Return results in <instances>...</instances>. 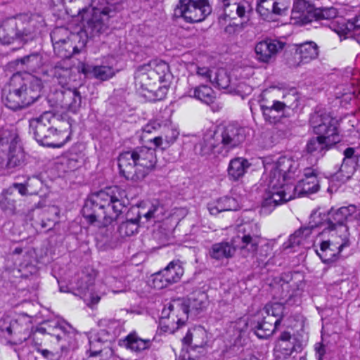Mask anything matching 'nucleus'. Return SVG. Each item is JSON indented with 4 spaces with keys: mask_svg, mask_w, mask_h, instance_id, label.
<instances>
[{
    "mask_svg": "<svg viewBox=\"0 0 360 360\" xmlns=\"http://www.w3.org/2000/svg\"><path fill=\"white\" fill-rule=\"evenodd\" d=\"M212 84L221 89H227L231 83L230 78L224 69H216Z\"/></svg>",
    "mask_w": 360,
    "mask_h": 360,
    "instance_id": "obj_45",
    "label": "nucleus"
},
{
    "mask_svg": "<svg viewBox=\"0 0 360 360\" xmlns=\"http://www.w3.org/2000/svg\"><path fill=\"white\" fill-rule=\"evenodd\" d=\"M186 94L188 96L194 98L207 105L213 103L215 99V94L212 89L205 84L189 88Z\"/></svg>",
    "mask_w": 360,
    "mask_h": 360,
    "instance_id": "obj_32",
    "label": "nucleus"
},
{
    "mask_svg": "<svg viewBox=\"0 0 360 360\" xmlns=\"http://www.w3.org/2000/svg\"><path fill=\"white\" fill-rule=\"evenodd\" d=\"M58 31H60V30H56L53 32V34H51V40L55 53L60 58L65 59L70 58L72 53H79L78 49L76 47H72L68 41L65 39L56 40V34Z\"/></svg>",
    "mask_w": 360,
    "mask_h": 360,
    "instance_id": "obj_34",
    "label": "nucleus"
},
{
    "mask_svg": "<svg viewBox=\"0 0 360 360\" xmlns=\"http://www.w3.org/2000/svg\"><path fill=\"white\" fill-rule=\"evenodd\" d=\"M176 12L188 22H198L203 20L210 13L211 7L201 8L188 4H178Z\"/></svg>",
    "mask_w": 360,
    "mask_h": 360,
    "instance_id": "obj_22",
    "label": "nucleus"
},
{
    "mask_svg": "<svg viewBox=\"0 0 360 360\" xmlns=\"http://www.w3.org/2000/svg\"><path fill=\"white\" fill-rule=\"evenodd\" d=\"M52 113L44 112L39 117L30 121V130L33 133L34 139L41 145H53L46 141V133L49 132V126L51 124Z\"/></svg>",
    "mask_w": 360,
    "mask_h": 360,
    "instance_id": "obj_17",
    "label": "nucleus"
},
{
    "mask_svg": "<svg viewBox=\"0 0 360 360\" xmlns=\"http://www.w3.org/2000/svg\"><path fill=\"white\" fill-rule=\"evenodd\" d=\"M172 285L166 275L161 270L153 276V286L156 289H162Z\"/></svg>",
    "mask_w": 360,
    "mask_h": 360,
    "instance_id": "obj_50",
    "label": "nucleus"
},
{
    "mask_svg": "<svg viewBox=\"0 0 360 360\" xmlns=\"http://www.w3.org/2000/svg\"><path fill=\"white\" fill-rule=\"evenodd\" d=\"M252 163L243 157H236L232 158L227 167V176L231 181H238L248 172Z\"/></svg>",
    "mask_w": 360,
    "mask_h": 360,
    "instance_id": "obj_20",
    "label": "nucleus"
},
{
    "mask_svg": "<svg viewBox=\"0 0 360 360\" xmlns=\"http://www.w3.org/2000/svg\"><path fill=\"white\" fill-rule=\"evenodd\" d=\"M52 75L61 86L65 87L77 79V73L71 67L69 59L57 63L51 70Z\"/></svg>",
    "mask_w": 360,
    "mask_h": 360,
    "instance_id": "obj_18",
    "label": "nucleus"
},
{
    "mask_svg": "<svg viewBox=\"0 0 360 360\" xmlns=\"http://www.w3.org/2000/svg\"><path fill=\"white\" fill-rule=\"evenodd\" d=\"M328 229L331 232L328 240L340 252L345 248L350 246V233L347 225L340 224L336 226H333V227L328 226Z\"/></svg>",
    "mask_w": 360,
    "mask_h": 360,
    "instance_id": "obj_21",
    "label": "nucleus"
},
{
    "mask_svg": "<svg viewBox=\"0 0 360 360\" xmlns=\"http://www.w3.org/2000/svg\"><path fill=\"white\" fill-rule=\"evenodd\" d=\"M314 7L305 0H295L293 4L292 14L294 18L306 25L313 22L312 14L314 11Z\"/></svg>",
    "mask_w": 360,
    "mask_h": 360,
    "instance_id": "obj_24",
    "label": "nucleus"
},
{
    "mask_svg": "<svg viewBox=\"0 0 360 360\" xmlns=\"http://www.w3.org/2000/svg\"><path fill=\"white\" fill-rule=\"evenodd\" d=\"M311 227H302L292 234L288 239V248H294L295 246H302L308 248L312 244Z\"/></svg>",
    "mask_w": 360,
    "mask_h": 360,
    "instance_id": "obj_28",
    "label": "nucleus"
},
{
    "mask_svg": "<svg viewBox=\"0 0 360 360\" xmlns=\"http://www.w3.org/2000/svg\"><path fill=\"white\" fill-rule=\"evenodd\" d=\"M316 254L323 263H332L335 262L339 255L340 250L334 246L329 240H324L320 244L319 250H316Z\"/></svg>",
    "mask_w": 360,
    "mask_h": 360,
    "instance_id": "obj_35",
    "label": "nucleus"
},
{
    "mask_svg": "<svg viewBox=\"0 0 360 360\" xmlns=\"http://www.w3.org/2000/svg\"><path fill=\"white\" fill-rule=\"evenodd\" d=\"M207 342L206 330L201 326H195L189 329L183 338L185 345H191L194 348H202Z\"/></svg>",
    "mask_w": 360,
    "mask_h": 360,
    "instance_id": "obj_25",
    "label": "nucleus"
},
{
    "mask_svg": "<svg viewBox=\"0 0 360 360\" xmlns=\"http://www.w3.org/2000/svg\"><path fill=\"white\" fill-rule=\"evenodd\" d=\"M285 107H292V103L290 101H278L274 100L271 103L262 99L260 103V108L262 111L264 119L272 123L275 122L277 115L275 112H280L284 110Z\"/></svg>",
    "mask_w": 360,
    "mask_h": 360,
    "instance_id": "obj_23",
    "label": "nucleus"
},
{
    "mask_svg": "<svg viewBox=\"0 0 360 360\" xmlns=\"http://www.w3.org/2000/svg\"><path fill=\"white\" fill-rule=\"evenodd\" d=\"M274 14L277 15H285L290 6V0H275Z\"/></svg>",
    "mask_w": 360,
    "mask_h": 360,
    "instance_id": "obj_53",
    "label": "nucleus"
},
{
    "mask_svg": "<svg viewBox=\"0 0 360 360\" xmlns=\"http://www.w3.org/2000/svg\"><path fill=\"white\" fill-rule=\"evenodd\" d=\"M245 140L244 130L233 124L207 132L203 137L202 152L204 154L219 153L218 146L230 150L238 146Z\"/></svg>",
    "mask_w": 360,
    "mask_h": 360,
    "instance_id": "obj_8",
    "label": "nucleus"
},
{
    "mask_svg": "<svg viewBox=\"0 0 360 360\" xmlns=\"http://www.w3.org/2000/svg\"><path fill=\"white\" fill-rule=\"evenodd\" d=\"M262 320L258 321L255 326V333L260 339H266L270 337L276 330L279 323V319L272 317H267L264 314Z\"/></svg>",
    "mask_w": 360,
    "mask_h": 360,
    "instance_id": "obj_27",
    "label": "nucleus"
},
{
    "mask_svg": "<svg viewBox=\"0 0 360 360\" xmlns=\"http://www.w3.org/2000/svg\"><path fill=\"white\" fill-rule=\"evenodd\" d=\"M23 261L20 263V266L22 268L32 267V263L34 262L35 252L32 248L25 250L23 254Z\"/></svg>",
    "mask_w": 360,
    "mask_h": 360,
    "instance_id": "obj_54",
    "label": "nucleus"
},
{
    "mask_svg": "<svg viewBox=\"0 0 360 360\" xmlns=\"http://www.w3.org/2000/svg\"><path fill=\"white\" fill-rule=\"evenodd\" d=\"M68 134H65L63 133H61L60 131H54L52 134L51 141H53V142L56 141L58 142V143H60L61 147H63L68 141Z\"/></svg>",
    "mask_w": 360,
    "mask_h": 360,
    "instance_id": "obj_57",
    "label": "nucleus"
},
{
    "mask_svg": "<svg viewBox=\"0 0 360 360\" xmlns=\"http://www.w3.org/2000/svg\"><path fill=\"white\" fill-rule=\"evenodd\" d=\"M84 155L82 151H77L72 148L63 157V164L66 165L68 169L73 171L81 167L84 162Z\"/></svg>",
    "mask_w": 360,
    "mask_h": 360,
    "instance_id": "obj_37",
    "label": "nucleus"
},
{
    "mask_svg": "<svg viewBox=\"0 0 360 360\" xmlns=\"http://www.w3.org/2000/svg\"><path fill=\"white\" fill-rule=\"evenodd\" d=\"M284 307L282 304L278 302L268 303L265 305L264 309L261 311L262 315H265L267 317H272L275 319H279V323L283 315Z\"/></svg>",
    "mask_w": 360,
    "mask_h": 360,
    "instance_id": "obj_42",
    "label": "nucleus"
},
{
    "mask_svg": "<svg viewBox=\"0 0 360 360\" xmlns=\"http://www.w3.org/2000/svg\"><path fill=\"white\" fill-rule=\"evenodd\" d=\"M169 77L168 64L162 60H153L136 69L134 75L135 85L142 92H153L157 84L167 81Z\"/></svg>",
    "mask_w": 360,
    "mask_h": 360,
    "instance_id": "obj_10",
    "label": "nucleus"
},
{
    "mask_svg": "<svg viewBox=\"0 0 360 360\" xmlns=\"http://www.w3.org/2000/svg\"><path fill=\"white\" fill-rule=\"evenodd\" d=\"M216 68H210L207 67H199L197 66L195 68L196 76H198L202 80L205 82H212L213 80V75Z\"/></svg>",
    "mask_w": 360,
    "mask_h": 360,
    "instance_id": "obj_51",
    "label": "nucleus"
},
{
    "mask_svg": "<svg viewBox=\"0 0 360 360\" xmlns=\"http://www.w3.org/2000/svg\"><path fill=\"white\" fill-rule=\"evenodd\" d=\"M238 235L232 239L236 250H240L244 257H255L262 238L257 223L245 224L239 228Z\"/></svg>",
    "mask_w": 360,
    "mask_h": 360,
    "instance_id": "obj_11",
    "label": "nucleus"
},
{
    "mask_svg": "<svg viewBox=\"0 0 360 360\" xmlns=\"http://www.w3.org/2000/svg\"><path fill=\"white\" fill-rule=\"evenodd\" d=\"M126 347L133 352H140L149 349L152 345V340L148 338H142L135 331L130 333L124 340Z\"/></svg>",
    "mask_w": 360,
    "mask_h": 360,
    "instance_id": "obj_31",
    "label": "nucleus"
},
{
    "mask_svg": "<svg viewBox=\"0 0 360 360\" xmlns=\"http://www.w3.org/2000/svg\"><path fill=\"white\" fill-rule=\"evenodd\" d=\"M295 54L300 60L297 65L308 63L318 57L319 47L314 41H306L297 46Z\"/></svg>",
    "mask_w": 360,
    "mask_h": 360,
    "instance_id": "obj_26",
    "label": "nucleus"
},
{
    "mask_svg": "<svg viewBox=\"0 0 360 360\" xmlns=\"http://www.w3.org/2000/svg\"><path fill=\"white\" fill-rule=\"evenodd\" d=\"M44 25L43 18L37 15L21 14L6 18L0 22V43L32 41L39 36Z\"/></svg>",
    "mask_w": 360,
    "mask_h": 360,
    "instance_id": "obj_4",
    "label": "nucleus"
},
{
    "mask_svg": "<svg viewBox=\"0 0 360 360\" xmlns=\"http://www.w3.org/2000/svg\"><path fill=\"white\" fill-rule=\"evenodd\" d=\"M187 305L189 311L198 312L203 309L207 304V295L204 292L193 293L188 299Z\"/></svg>",
    "mask_w": 360,
    "mask_h": 360,
    "instance_id": "obj_40",
    "label": "nucleus"
},
{
    "mask_svg": "<svg viewBox=\"0 0 360 360\" xmlns=\"http://www.w3.org/2000/svg\"><path fill=\"white\" fill-rule=\"evenodd\" d=\"M8 188H12V194L13 195L15 190H17L21 195H26L28 193L27 186L24 184L13 183Z\"/></svg>",
    "mask_w": 360,
    "mask_h": 360,
    "instance_id": "obj_58",
    "label": "nucleus"
},
{
    "mask_svg": "<svg viewBox=\"0 0 360 360\" xmlns=\"http://www.w3.org/2000/svg\"><path fill=\"white\" fill-rule=\"evenodd\" d=\"M51 125L56 131H60L65 134L70 136V129L71 128V123L68 120L60 118L52 114L51 124Z\"/></svg>",
    "mask_w": 360,
    "mask_h": 360,
    "instance_id": "obj_46",
    "label": "nucleus"
},
{
    "mask_svg": "<svg viewBox=\"0 0 360 360\" xmlns=\"http://www.w3.org/2000/svg\"><path fill=\"white\" fill-rule=\"evenodd\" d=\"M178 136L179 132L176 129L167 127L164 136L165 142L168 145L172 144L176 141Z\"/></svg>",
    "mask_w": 360,
    "mask_h": 360,
    "instance_id": "obj_56",
    "label": "nucleus"
},
{
    "mask_svg": "<svg viewBox=\"0 0 360 360\" xmlns=\"http://www.w3.org/2000/svg\"><path fill=\"white\" fill-rule=\"evenodd\" d=\"M62 105L65 108L73 112H77L82 105V96L79 91L70 87L62 91Z\"/></svg>",
    "mask_w": 360,
    "mask_h": 360,
    "instance_id": "obj_30",
    "label": "nucleus"
},
{
    "mask_svg": "<svg viewBox=\"0 0 360 360\" xmlns=\"http://www.w3.org/2000/svg\"><path fill=\"white\" fill-rule=\"evenodd\" d=\"M315 351L316 353L317 360H321L326 352L324 346L321 343H316L315 345Z\"/></svg>",
    "mask_w": 360,
    "mask_h": 360,
    "instance_id": "obj_61",
    "label": "nucleus"
},
{
    "mask_svg": "<svg viewBox=\"0 0 360 360\" xmlns=\"http://www.w3.org/2000/svg\"><path fill=\"white\" fill-rule=\"evenodd\" d=\"M124 207L123 191L117 186L110 187L85 202L82 215L89 224L103 228L115 221Z\"/></svg>",
    "mask_w": 360,
    "mask_h": 360,
    "instance_id": "obj_2",
    "label": "nucleus"
},
{
    "mask_svg": "<svg viewBox=\"0 0 360 360\" xmlns=\"http://www.w3.org/2000/svg\"><path fill=\"white\" fill-rule=\"evenodd\" d=\"M357 209L354 205L342 207L336 210H331L329 212V226H333L345 224L347 221L353 219L360 220V212L357 213Z\"/></svg>",
    "mask_w": 360,
    "mask_h": 360,
    "instance_id": "obj_19",
    "label": "nucleus"
},
{
    "mask_svg": "<svg viewBox=\"0 0 360 360\" xmlns=\"http://www.w3.org/2000/svg\"><path fill=\"white\" fill-rule=\"evenodd\" d=\"M188 306L186 301L182 299L173 300L164 307L162 311V323L163 320L171 319V323L176 324L178 328L182 326L188 318Z\"/></svg>",
    "mask_w": 360,
    "mask_h": 360,
    "instance_id": "obj_13",
    "label": "nucleus"
},
{
    "mask_svg": "<svg viewBox=\"0 0 360 360\" xmlns=\"http://www.w3.org/2000/svg\"><path fill=\"white\" fill-rule=\"evenodd\" d=\"M240 207L236 199L224 196L218 199L216 202L210 204L208 209L211 214L217 215L224 211H236Z\"/></svg>",
    "mask_w": 360,
    "mask_h": 360,
    "instance_id": "obj_33",
    "label": "nucleus"
},
{
    "mask_svg": "<svg viewBox=\"0 0 360 360\" xmlns=\"http://www.w3.org/2000/svg\"><path fill=\"white\" fill-rule=\"evenodd\" d=\"M41 89V81L37 77L29 73H16L4 88L2 101L11 110H22L39 98Z\"/></svg>",
    "mask_w": 360,
    "mask_h": 360,
    "instance_id": "obj_3",
    "label": "nucleus"
},
{
    "mask_svg": "<svg viewBox=\"0 0 360 360\" xmlns=\"http://www.w3.org/2000/svg\"><path fill=\"white\" fill-rule=\"evenodd\" d=\"M162 271L172 284L179 282L184 272L179 260L170 262Z\"/></svg>",
    "mask_w": 360,
    "mask_h": 360,
    "instance_id": "obj_39",
    "label": "nucleus"
},
{
    "mask_svg": "<svg viewBox=\"0 0 360 360\" xmlns=\"http://www.w3.org/2000/svg\"><path fill=\"white\" fill-rule=\"evenodd\" d=\"M298 167L297 161L286 156H281L276 160L265 159L264 178L268 187L262 204L263 212H271L277 205L297 195L311 194L319 190V181L314 171L310 168L305 169L304 177L296 186L289 181L295 178Z\"/></svg>",
    "mask_w": 360,
    "mask_h": 360,
    "instance_id": "obj_1",
    "label": "nucleus"
},
{
    "mask_svg": "<svg viewBox=\"0 0 360 360\" xmlns=\"http://www.w3.org/2000/svg\"><path fill=\"white\" fill-rule=\"evenodd\" d=\"M115 14V6L108 0H99L91 11L81 18L82 30L87 36L94 37L105 33L110 19Z\"/></svg>",
    "mask_w": 360,
    "mask_h": 360,
    "instance_id": "obj_9",
    "label": "nucleus"
},
{
    "mask_svg": "<svg viewBox=\"0 0 360 360\" xmlns=\"http://www.w3.org/2000/svg\"><path fill=\"white\" fill-rule=\"evenodd\" d=\"M115 333L109 328L106 331V335L110 336L111 333ZM105 333L104 330H101L98 334L91 335L89 338L90 355L84 360H107L112 354V351L109 347L103 348L104 342H107V338H101L100 336Z\"/></svg>",
    "mask_w": 360,
    "mask_h": 360,
    "instance_id": "obj_15",
    "label": "nucleus"
},
{
    "mask_svg": "<svg viewBox=\"0 0 360 360\" xmlns=\"http://www.w3.org/2000/svg\"><path fill=\"white\" fill-rule=\"evenodd\" d=\"M160 124L156 120H150L142 127V134L141 138L142 140L147 137V134H152L159 130Z\"/></svg>",
    "mask_w": 360,
    "mask_h": 360,
    "instance_id": "obj_52",
    "label": "nucleus"
},
{
    "mask_svg": "<svg viewBox=\"0 0 360 360\" xmlns=\"http://www.w3.org/2000/svg\"><path fill=\"white\" fill-rule=\"evenodd\" d=\"M140 218L141 213H139L137 218L122 222L118 229L120 236L124 237L134 235L138 231Z\"/></svg>",
    "mask_w": 360,
    "mask_h": 360,
    "instance_id": "obj_43",
    "label": "nucleus"
},
{
    "mask_svg": "<svg viewBox=\"0 0 360 360\" xmlns=\"http://www.w3.org/2000/svg\"><path fill=\"white\" fill-rule=\"evenodd\" d=\"M94 77L101 80H107L112 77L115 74V70L109 65L95 66L92 69Z\"/></svg>",
    "mask_w": 360,
    "mask_h": 360,
    "instance_id": "obj_47",
    "label": "nucleus"
},
{
    "mask_svg": "<svg viewBox=\"0 0 360 360\" xmlns=\"http://www.w3.org/2000/svg\"><path fill=\"white\" fill-rule=\"evenodd\" d=\"M219 6L225 19L248 18L252 11L250 4L246 0H219Z\"/></svg>",
    "mask_w": 360,
    "mask_h": 360,
    "instance_id": "obj_14",
    "label": "nucleus"
},
{
    "mask_svg": "<svg viewBox=\"0 0 360 360\" xmlns=\"http://www.w3.org/2000/svg\"><path fill=\"white\" fill-rule=\"evenodd\" d=\"M236 252V247L233 242L217 243L212 245L209 250V255L212 259L216 260H222L229 259L233 257Z\"/></svg>",
    "mask_w": 360,
    "mask_h": 360,
    "instance_id": "obj_29",
    "label": "nucleus"
},
{
    "mask_svg": "<svg viewBox=\"0 0 360 360\" xmlns=\"http://www.w3.org/2000/svg\"><path fill=\"white\" fill-rule=\"evenodd\" d=\"M285 44L273 39H266L257 42L255 46V59L263 63H270L276 54L284 48Z\"/></svg>",
    "mask_w": 360,
    "mask_h": 360,
    "instance_id": "obj_16",
    "label": "nucleus"
},
{
    "mask_svg": "<svg viewBox=\"0 0 360 360\" xmlns=\"http://www.w3.org/2000/svg\"><path fill=\"white\" fill-rule=\"evenodd\" d=\"M18 64L20 63L23 68L27 71L36 72L42 66V57L39 53H33L24 56L17 60Z\"/></svg>",
    "mask_w": 360,
    "mask_h": 360,
    "instance_id": "obj_38",
    "label": "nucleus"
},
{
    "mask_svg": "<svg viewBox=\"0 0 360 360\" xmlns=\"http://www.w3.org/2000/svg\"><path fill=\"white\" fill-rule=\"evenodd\" d=\"M355 168L352 160H343L339 170L335 174L334 177L338 181L345 183L354 174Z\"/></svg>",
    "mask_w": 360,
    "mask_h": 360,
    "instance_id": "obj_41",
    "label": "nucleus"
},
{
    "mask_svg": "<svg viewBox=\"0 0 360 360\" xmlns=\"http://www.w3.org/2000/svg\"><path fill=\"white\" fill-rule=\"evenodd\" d=\"M285 99L284 101H290L292 103V106L295 105H297V102L298 101V96L295 94V91L292 94H288L283 96Z\"/></svg>",
    "mask_w": 360,
    "mask_h": 360,
    "instance_id": "obj_62",
    "label": "nucleus"
},
{
    "mask_svg": "<svg viewBox=\"0 0 360 360\" xmlns=\"http://www.w3.org/2000/svg\"><path fill=\"white\" fill-rule=\"evenodd\" d=\"M0 209L6 214L13 216L17 212L16 201L12 188H5L0 193Z\"/></svg>",
    "mask_w": 360,
    "mask_h": 360,
    "instance_id": "obj_36",
    "label": "nucleus"
},
{
    "mask_svg": "<svg viewBox=\"0 0 360 360\" xmlns=\"http://www.w3.org/2000/svg\"><path fill=\"white\" fill-rule=\"evenodd\" d=\"M25 162V153L20 145L15 129H0V167L13 173Z\"/></svg>",
    "mask_w": 360,
    "mask_h": 360,
    "instance_id": "obj_7",
    "label": "nucleus"
},
{
    "mask_svg": "<svg viewBox=\"0 0 360 360\" xmlns=\"http://www.w3.org/2000/svg\"><path fill=\"white\" fill-rule=\"evenodd\" d=\"M157 162L155 150L137 147L121 153L118 158L120 174L127 179L139 181L143 179Z\"/></svg>",
    "mask_w": 360,
    "mask_h": 360,
    "instance_id": "obj_5",
    "label": "nucleus"
},
{
    "mask_svg": "<svg viewBox=\"0 0 360 360\" xmlns=\"http://www.w3.org/2000/svg\"><path fill=\"white\" fill-rule=\"evenodd\" d=\"M53 131H54V129L53 128V127L51 125H50L49 129V132L46 133V135L47 136L46 141L49 143L50 142L53 144V145H46V146L48 147H51V148H61L60 143H58V142H56V141L53 142V141H51Z\"/></svg>",
    "mask_w": 360,
    "mask_h": 360,
    "instance_id": "obj_59",
    "label": "nucleus"
},
{
    "mask_svg": "<svg viewBox=\"0 0 360 360\" xmlns=\"http://www.w3.org/2000/svg\"><path fill=\"white\" fill-rule=\"evenodd\" d=\"M300 293L297 290L295 294L290 295L289 297L285 300V302L290 305L298 304V302L300 301Z\"/></svg>",
    "mask_w": 360,
    "mask_h": 360,
    "instance_id": "obj_60",
    "label": "nucleus"
},
{
    "mask_svg": "<svg viewBox=\"0 0 360 360\" xmlns=\"http://www.w3.org/2000/svg\"><path fill=\"white\" fill-rule=\"evenodd\" d=\"M302 344L298 338L289 332H283L276 342L274 356L277 360H285L294 352L299 353L302 350Z\"/></svg>",
    "mask_w": 360,
    "mask_h": 360,
    "instance_id": "obj_12",
    "label": "nucleus"
},
{
    "mask_svg": "<svg viewBox=\"0 0 360 360\" xmlns=\"http://www.w3.org/2000/svg\"><path fill=\"white\" fill-rule=\"evenodd\" d=\"M238 92L244 93L246 94H250L252 91V88L250 86H248L245 84H240L238 86Z\"/></svg>",
    "mask_w": 360,
    "mask_h": 360,
    "instance_id": "obj_64",
    "label": "nucleus"
},
{
    "mask_svg": "<svg viewBox=\"0 0 360 360\" xmlns=\"http://www.w3.org/2000/svg\"><path fill=\"white\" fill-rule=\"evenodd\" d=\"M310 124L316 137L307 143V151L314 155H323V153L340 141L336 120L327 114L316 112L311 116Z\"/></svg>",
    "mask_w": 360,
    "mask_h": 360,
    "instance_id": "obj_6",
    "label": "nucleus"
},
{
    "mask_svg": "<svg viewBox=\"0 0 360 360\" xmlns=\"http://www.w3.org/2000/svg\"><path fill=\"white\" fill-rule=\"evenodd\" d=\"M275 0H259L257 3V12L264 19H268L269 15L274 14Z\"/></svg>",
    "mask_w": 360,
    "mask_h": 360,
    "instance_id": "obj_49",
    "label": "nucleus"
},
{
    "mask_svg": "<svg viewBox=\"0 0 360 360\" xmlns=\"http://www.w3.org/2000/svg\"><path fill=\"white\" fill-rule=\"evenodd\" d=\"M355 28V25L352 22H346L341 20L340 22L337 21L333 24V30L340 37L344 38L352 36V31Z\"/></svg>",
    "mask_w": 360,
    "mask_h": 360,
    "instance_id": "obj_44",
    "label": "nucleus"
},
{
    "mask_svg": "<svg viewBox=\"0 0 360 360\" xmlns=\"http://www.w3.org/2000/svg\"><path fill=\"white\" fill-rule=\"evenodd\" d=\"M313 21L321 19L330 20L333 19L338 15L337 9L333 7L323 8L321 9H315L314 14L311 15Z\"/></svg>",
    "mask_w": 360,
    "mask_h": 360,
    "instance_id": "obj_48",
    "label": "nucleus"
},
{
    "mask_svg": "<svg viewBox=\"0 0 360 360\" xmlns=\"http://www.w3.org/2000/svg\"><path fill=\"white\" fill-rule=\"evenodd\" d=\"M179 4H188L190 6H197L201 8L210 7L208 0H179Z\"/></svg>",
    "mask_w": 360,
    "mask_h": 360,
    "instance_id": "obj_55",
    "label": "nucleus"
},
{
    "mask_svg": "<svg viewBox=\"0 0 360 360\" xmlns=\"http://www.w3.org/2000/svg\"><path fill=\"white\" fill-rule=\"evenodd\" d=\"M54 328L56 330H59L60 331V333H57V334L55 335L56 338H57V340L60 341V340L64 339L65 337L66 336V333L65 332L64 328L63 326H61L58 325V324H56L54 326Z\"/></svg>",
    "mask_w": 360,
    "mask_h": 360,
    "instance_id": "obj_63",
    "label": "nucleus"
}]
</instances>
